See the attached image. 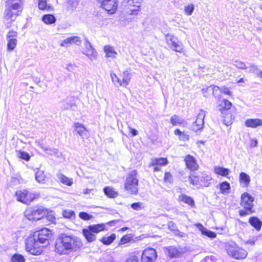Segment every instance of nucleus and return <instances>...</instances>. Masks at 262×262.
Listing matches in <instances>:
<instances>
[{
    "label": "nucleus",
    "instance_id": "obj_12",
    "mask_svg": "<svg viewBox=\"0 0 262 262\" xmlns=\"http://www.w3.org/2000/svg\"><path fill=\"white\" fill-rule=\"evenodd\" d=\"M168 45L174 51L178 52L183 51L182 43L172 35L167 34L166 37Z\"/></svg>",
    "mask_w": 262,
    "mask_h": 262
},
{
    "label": "nucleus",
    "instance_id": "obj_41",
    "mask_svg": "<svg viewBox=\"0 0 262 262\" xmlns=\"http://www.w3.org/2000/svg\"><path fill=\"white\" fill-rule=\"evenodd\" d=\"M16 152L17 156L19 158L22 159L27 161H28L30 159V156H29V155L25 151H16Z\"/></svg>",
    "mask_w": 262,
    "mask_h": 262
},
{
    "label": "nucleus",
    "instance_id": "obj_3",
    "mask_svg": "<svg viewBox=\"0 0 262 262\" xmlns=\"http://www.w3.org/2000/svg\"><path fill=\"white\" fill-rule=\"evenodd\" d=\"M23 9L21 0H8L6 2L4 17L7 27H9L10 24L15 20Z\"/></svg>",
    "mask_w": 262,
    "mask_h": 262
},
{
    "label": "nucleus",
    "instance_id": "obj_52",
    "mask_svg": "<svg viewBox=\"0 0 262 262\" xmlns=\"http://www.w3.org/2000/svg\"><path fill=\"white\" fill-rule=\"evenodd\" d=\"M260 70H258V68L254 64H251L249 70V72L255 73L256 75L258 73Z\"/></svg>",
    "mask_w": 262,
    "mask_h": 262
},
{
    "label": "nucleus",
    "instance_id": "obj_7",
    "mask_svg": "<svg viewBox=\"0 0 262 262\" xmlns=\"http://www.w3.org/2000/svg\"><path fill=\"white\" fill-rule=\"evenodd\" d=\"M191 184L198 187L200 185L201 187H208L211 183L212 177L207 173H201V176H194L191 175L189 177Z\"/></svg>",
    "mask_w": 262,
    "mask_h": 262
},
{
    "label": "nucleus",
    "instance_id": "obj_63",
    "mask_svg": "<svg viewBox=\"0 0 262 262\" xmlns=\"http://www.w3.org/2000/svg\"><path fill=\"white\" fill-rule=\"evenodd\" d=\"M184 132H182L179 129H176L174 130V134L178 136H181Z\"/></svg>",
    "mask_w": 262,
    "mask_h": 262
},
{
    "label": "nucleus",
    "instance_id": "obj_4",
    "mask_svg": "<svg viewBox=\"0 0 262 262\" xmlns=\"http://www.w3.org/2000/svg\"><path fill=\"white\" fill-rule=\"evenodd\" d=\"M137 174V171L134 170L126 176L124 182V188L129 194L135 195L138 193L139 180Z\"/></svg>",
    "mask_w": 262,
    "mask_h": 262
},
{
    "label": "nucleus",
    "instance_id": "obj_60",
    "mask_svg": "<svg viewBox=\"0 0 262 262\" xmlns=\"http://www.w3.org/2000/svg\"><path fill=\"white\" fill-rule=\"evenodd\" d=\"M46 219L50 221L53 222L55 219V217L52 213H48L46 215Z\"/></svg>",
    "mask_w": 262,
    "mask_h": 262
},
{
    "label": "nucleus",
    "instance_id": "obj_61",
    "mask_svg": "<svg viewBox=\"0 0 262 262\" xmlns=\"http://www.w3.org/2000/svg\"><path fill=\"white\" fill-rule=\"evenodd\" d=\"M115 86L118 88L121 86H124V84L122 82V79H120V78H118V84H116Z\"/></svg>",
    "mask_w": 262,
    "mask_h": 262
},
{
    "label": "nucleus",
    "instance_id": "obj_32",
    "mask_svg": "<svg viewBox=\"0 0 262 262\" xmlns=\"http://www.w3.org/2000/svg\"><path fill=\"white\" fill-rule=\"evenodd\" d=\"M239 181L244 183L245 186H248L250 182V178L247 173L241 172L239 174Z\"/></svg>",
    "mask_w": 262,
    "mask_h": 262
},
{
    "label": "nucleus",
    "instance_id": "obj_62",
    "mask_svg": "<svg viewBox=\"0 0 262 262\" xmlns=\"http://www.w3.org/2000/svg\"><path fill=\"white\" fill-rule=\"evenodd\" d=\"M202 93L204 95V96L206 97H208V95L207 94V92H209V90H207V88L206 89H203L202 90Z\"/></svg>",
    "mask_w": 262,
    "mask_h": 262
},
{
    "label": "nucleus",
    "instance_id": "obj_19",
    "mask_svg": "<svg viewBox=\"0 0 262 262\" xmlns=\"http://www.w3.org/2000/svg\"><path fill=\"white\" fill-rule=\"evenodd\" d=\"M245 125L248 127L256 128L262 126V120L258 118L249 119L246 120Z\"/></svg>",
    "mask_w": 262,
    "mask_h": 262
},
{
    "label": "nucleus",
    "instance_id": "obj_39",
    "mask_svg": "<svg viewBox=\"0 0 262 262\" xmlns=\"http://www.w3.org/2000/svg\"><path fill=\"white\" fill-rule=\"evenodd\" d=\"M220 190L222 193H226L229 192L230 189V186L227 182H224L220 184Z\"/></svg>",
    "mask_w": 262,
    "mask_h": 262
},
{
    "label": "nucleus",
    "instance_id": "obj_57",
    "mask_svg": "<svg viewBox=\"0 0 262 262\" xmlns=\"http://www.w3.org/2000/svg\"><path fill=\"white\" fill-rule=\"evenodd\" d=\"M180 139L183 141H187L189 139V136L187 134L183 133L182 135L180 136Z\"/></svg>",
    "mask_w": 262,
    "mask_h": 262
},
{
    "label": "nucleus",
    "instance_id": "obj_43",
    "mask_svg": "<svg viewBox=\"0 0 262 262\" xmlns=\"http://www.w3.org/2000/svg\"><path fill=\"white\" fill-rule=\"evenodd\" d=\"M194 9V5L192 4L185 7L184 11L187 15H191Z\"/></svg>",
    "mask_w": 262,
    "mask_h": 262
},
{
    "label": "nucleus",
    "instance_id": "obj_34",
    "mask_svg": "<svg viewBox=\"0 0 262 262\" xmlns=\"http://www.w3.org/2000/svg\"><path fill=\"white\" fill-rule=\"evenodd\" d=\"M42 21L46 24H52L55 22L56 19L52 14L44 15L42 18Z\"/></svg>",
    "mask_w": 262,
    "mask_h": 262
},
{
    "label": "nucleus",
    "instance_id": "obj_15",
    "mask_svg": "<svg viewBox=\"0 0 262 262\" xmlns=\"http://www.w3.org/2000/svg\"><path fill=\"white\" fill-rule=\"evenodd\" d=\"M142 0H128V4L130 7L128 13L130 15H137L140 10V6Z\"/></svg>",
    "mask_w": 262,
    "mask_h": 262
},
{
    "label": "nucleus",
    "instance_id": "obj_64",
    "mask_svg": "<svg viewBox=\"0 0 262 262\" xmlns=\"http://www.w3.org/2000/svg\"><path fill=\"white\" fill-rule=\"evenodd\" d=\"M254 242L253 241H251V240H249L248 241L246 242V244H249L250 245H254Z\"/></svg>",
    "mask_w": 262,
    "mask_h": 262
},
{
    "label": "nucleus",
    "instance_id": "obj_30",
    "mask_svg": "<svg viewBox=\"0 0 262 262\" xmlns=\"http://www.w3.org/2000/svg\"><path fill=\"white\" fill-rule=\"evenodd\" d=\"M58 178L60 181L65 185L71 186L73 184L72 179L69 178L62 173L58 174Z\"/></svg>",
    "mask_w": 262,
    "mask_h": 262
},
{
    "label": "nucleus",
    "instance_id": "obj_6",
    "mask_svg": "<svg viewBox=\"0 0 262 262\" xmlns=\"http://www.w3.org/2000/svg\"><path fill=\"white\" fill-rule=\"evenodd\" d=\"M227 251L230 256L236 259H244L247 255V252L245 249L239 247L234 243L228 244Z\"/></svg>",
    "mask_w": 262,
    "mask_h": 262
},
{
    "label": "nucleus",
    "instance_id": "obj_2",
    "mask_svg": "<svg viewBox=\"0 0 262 262\" xmlns=\"http://www.w3.org/2000/svg\"><path fill=\"white\" fill-rule=\"evenodd\" d=\"M81 246V241L77 237L62 234L56 239L55 251L60 254H66L76 250Z\"/></svg>",
    "mask_w": 262,
    "mask_h": 262
},
{
    "label": "nucleus",
    "instance_id": "obj_22",
    "mask_svg": "<svg viewBox=\"0 0 262 262\" xmlns=\"http://www.w3.org/2000/svg\"><path fill=\"white\" fill-rule=\"evenodd\" d=\"M232 105V103L227 99H224L219 105V110L222 114L225 113L226 111L229 110Z\"/></svg>",
    "mask_w": 262,
    "mask_h": 262
},
{
    "label": "nucleus",
    "instance_id": "obj_25",
    "mask_svg": "<svg viewBox=\"0 0 262 262\" xmlns=\"http://www.w3.org/2000/svg\"><path fill=\"white\" fill-rule=\"evenodd\" d=\"M179 201H182L186 204H187L191 206H193L194 205V202L193 199L185 194H181L179 196L178 198Z\"/></svg>",
    "mask_w": 262,
    "mask_h": 262
},
{
    "label": "nucleus",
    "instance_id": "obj_33",
    "mask_svg": "<svg viewBox=\"0 0 262 262\" xmlns=\"http://www.w3.org/2000/svg\"><path fill=\"white\" fill-rule=\"evenodd\" d=\"M122 78L124 86H127L130 80V74L128 71H125L122 74Z\"/></svg>",
    "mask_w": 262,
    "mask_h": 262
},
{
    "label": "nucleus",
    "instance_id": "obj_23",
    "mask_svg": "<svg viewBox=\"0 0 262 262\" xmlns=\"http://www.w3.org/2000/svg\"><path fill=\"white\" fill-rule=\"evenodd\" d=\"M83 234L89 242H92L96 239V235L88 227L83 229L82 230Z\"/></svg>",
    "mask_w": 262,
    "mask_h": 262
},
{
    "label": "nucleus",
    "instance_id": "obj_42",
    "mask_svg": "<svg viewBox=\"0 0 262 262\" xmlns=\"http://www.w3.org/2000/svg\"><path fill=\"white\" fill-rule=\"evenodd\" d=\"M24 256L20 254H15L11 258L12 262H25Z\"/></svg>",
    "mask_w": 262,
    "mask_h": 262
},
{
    "label": "nucleus",
    "instance_id": "obj_20",
    "mask_svg": "<svg viewBox=\"0 0 262 262\" xmlns=\"http://www.w3.org/2000/svg\"><path fill=\"white\" fill-rule=\"evenodd\" d=\"M196 227L201 231L203 235H205L210 238H213L216 236L215 233L207 230L206 228H204L201 224L199 223L196 224Z\"/></svg>",
    "mask_w": 262,
    "mask_h": 262
},
{
    "label": "nucleus",
    "instance_id": "obj_37",
    "mask_svg": "<svg viewBox=\"0 0 262 262\" xmlns=\"http://www.w3.org/2000/svg\"><path fill=\"white\" fill-rule=\"evenodd\" d=\"M133 239L131 234H126L122 237L119 243V246L129 243Z\"/></svg>",
    "mask_w": 262,
    "mask_h": 262
},
{
    "label": "nucleus",
    "instance_id": "obj_51",
    "mask_svg": "<svg viewBox=\"0 0 262 262\" xmlns=\"http://www.w3.org/2000/svg\"><path fill=\"white\" fill-rule=\"evenodd\" d=\"M125 262H138V258L136 255L131 254Z\"/></svg>",
    "mask_w": 262,
    "mask_h": 262
},
{
    "label": "nucleus",
    "instance_id": "obj_1",
    "mask_svg": "<svg viewBox=\"0 0 262 262\" xmlns=\"http://www.w3.org/2000/svg\"><path fill=\"white\" fill-rule=\"evenodd\" d=\"M52 233L48 228L36 231L29 236L26 242V250L32 255H38L42 252V249L49 244Z\"/></svg>",
    "mask_w": 262,
    "mask_h": 262
},
{
    "label": "nucleus",
    "instance_id": "obj_50",
    "mask_svg": "<svg viewBox=\"0 0 262 262\" xmlns=\"http://www.w3.org/2000/svg\"><path fill=\"white\" fill-rule=\"evenodd\" d=\"M38 8L39 9L44 10L47 8L46 0L38 1Z\"/></svg>",
    "mask_w": 262,
    "mask_h": 262
},
{
    "label": "nucleus",
    "instance_id": "obj_16",
    "mask_svg": "<svg viewBox=\"0 0 262 262\" xmlns=\"http://www.w3.org/2000/svg\"><path fill=\"white\" fill-rule=\"evenodd\" d=\"M81 42V40L80 37L78 36H71L63 40L61 42L60 46L61 47L67 48L70 47L71 45L73 44H75L76 45L79 46L80 45Z\"/></svg>",
    "mask_w": 262,
    "mask_h": 262
},
{
    "label": "nucleus",
    "instance_id": "obj_54",
    "mask_svg": "<svg viewBox=\"0 0 262 262\" xmlns=\"http://www.w3.org/2000/svg\"><path fill=\"white\" fill-rule=\"evenodd\" d=\"M164 181L167 182H171L172 181V176L170 172H166L165 173Z\"/></svg>",
    "mask_w": 262,
    "mask_h": 262
},
{
    "label": "nucleus",
    "instance_id": "obj_21",
    "mask_svg": "<svg viewBox=\"0 0 262 262\" xmlns=\"http://www.w3.org/2000/svg\"><path fill=\"white\" fill-rule=\"evenodd\" d=\"M106 224H98L93 225H90L88 227L92 230L95 234L99 233L101 231L106 230Z\"/></svg>",
    "mask_w": 262,
    "mask_h": 262
},
{
    "label": "nucleus",
    "instance_id": "obj_48",
    "mask_svg": "<svg viewBox=\"0 0 262 262\" xmlns=\"http://www.w3.org/2000/svg\"><path fill=\"white\" fill-rule=\"evenodd\" d=\"M63 215L66 218H72L73 216H74L75 213L72 210H67L63 212Z\"/></svg>",
    "mask_w": 262,
    "mask_h": 262
},
{
    "label": "nucleus",
    "instance_id": "obj_38",
    "mask_svg": "<svg viewBox=\"0 0 262 262\" xmlns=\"http://www.w3.org/2000/svg\"><path fill=\"white\" fill-rule=\"evenodd\" d=\"M46 176L42 170H38L35 174V179L39 183H44Z\"/></svg>",
    "mask_w": 262,
    "mask_h": 262
},
{
    "label": "nucleus",
    "instance_id": "obj_36",
    "mask_svg": "<svg viewBox=\"0 0 262 262\" xmlns=\"http://www.w3.org/2000/svg\"><path fill=\"white\" fill-rule=\"evenodd\" d=\"M116 235L115 234H112L110 236L108 237H104L101 239V242L103 243V244L106 245H109L115 239Z\"/></svg>",
    "mask_w": 262,
    "mask_h": 262
},
{
    "label": "nucleus",
    "instance_id": "obj_11",
    "mask_svg": "<svg viewBox=\"0 0 262 262\" xmlns=\"http://www.w3.org/2000/svg\"><path fill=\"white\" fill-rule=\"evenodd\" d=\"M206 114V111L202 109H201L199 111V113L197 115L195 122L192 124V130L194 132H198L203 129L204 124V119Z\"/></svg>",
    "mask_w": 262,
    "mask_h": 262
},
{
    "label": "nucleus",
    "instance_id": "obj_18",
    "mask_svg": "<svg viewBox=\"0 0 262 262\" xmlns=\"http://www.w3.org/2000/svg\"><path fill=\"white\" fill-rule=\"evenodd\" d=\"M104 52L105 53V57L114 59L117 55V52L114 48L111 45H106L103 48Z\"/></svg>",
    "mask_w": 262,
    "mask_h": 262
},
{
    "label": "nucleus",
    "instance_id": "obj_8",
    "mask_svg": "<svg viewBox=\"0 0 262 262\" xmlns=\"http://www.w3.org/2000/svg\"><path fill=\"white\" fill-rule=\"evenodd\" d=\"M45 213V211L42 209L29 208L24 212V215L29 221H36L41 219Z\"/></svg>",
    "mask_w": 262,
    "mask_h": 262
},
{
    "label": "nucleus",
    "instance_id": "obj_46",
    "mask_svg": "<svg viewBox=\"0 0 262 262\" xmlns=\"http://www.w3.org/2000/svg\"><path fill=\"white\" fill-rule=\"evenodd\" d=\"M16 43H17V40L15 38H11V39H9L8 41V49L9 50H13L16 45Z\"/></svg>",
    "mask_w": 262,
    "mask_h": 262
},
{
    "label": "nucleus",
    "instance_id": "obj_31",
    "mask_svg": "<svg viewBox=\"0 0 262 262\" xmlns=\"http://www.w3.org/2000/svg\"><path fill=\"white\" fill-rule=\"evenodd\" d=\"M167 160L166 158H159L152 159L150 165H166L167 164Z\"/></svg>",
    "mask_w": 262,
    "mask_h": 262
},
{
    "label": "nucleus",
    "instance_id": "obj_24",
    "mask_svg": "<svg viewBox=\"0 0 262 262\" xmlns=\"http://www.w3.org/2000/svg\"><path fill=\"white\" fill-rule=\"evenodd\" d=\"M74 127V130L81 137L84 136L87 132V130L83 125L78 122L75 123Z\"/></svg>",
    "mask_w": 262,
    "mask_h": 262
},
{
    "label": "nucleus",
    "instance_id": "obj_44",
    "mask_svg": "<svg viewBox=\"0 0 262 262\" xmlns=\"http://www.w3.org/2000/svg\"><path fill=\"white\" fill-rule=\"evenodd\" d=\"M233 65L239 69L245 70L247 68L245 62L237 60L234 61Z\"/></svg>",
    "mask_w": 262,
    "mask_h": 262
},
{
    "label": "nucleus",
    "instance_id": "obj_59",
    "mask_svg": "<svg viewBox=\"0 0 262 262\" xmlns=\"http://www.w3.org/2000/svg\"><path fill=\"white\" fill-rule=\"evenodd\" d=\"M128 129L130 130V133L132 134L133 136H136L138 135V132L136 129H134L131 127H128Z\"/></svg>",
    "mask_w": 262,
    "mask_h": 262
},
{
    "label": "nucleus",
    "instance_id": "obj_28",
    "mask_svg": "<svg viewBox=\"0 0 262 262\" xmlns=\"http://www.w3.org/2000/svg\"><path fill=\"white\" fill-rule=\"evenodd\" d=\"M167 255L171 258L176 257L179 255L178 249L173 246H169L166 248Z\"/></svg>",
    "mask_w": 262,
    "mask_h": 262
},
{
    "label": "nucleus",
    "instance_id": "obj_14",
    "mask_svg": "<svg viewBox=\"0 0 262 262\" xmlns=\"http://www.w3.org/2000/svg\"><path fill=\"white\" fill-rule=\"evenodd\" d=\"M101 4V6L108 13H114L117 9L116 0H98Z\"/></svg>",
    "mask_w": 262,
    "mask_h": 262
},
{
    "label": "nucleus",
    "instance_id": "obj_35",
    "mask_svg": "<svg viewBox=\"0 0 262 262\" xmlns=\"http://www.w3.org/2000/svg\"><path fill=\"white\" fill-rule=\"evenodd\" d=\"M214 172L220 175L226 177L229 173V170L222 167H215Z\"/></svg>",
    "mask_w": 262,
    "mask_h": 262
},
{
    "label": "nucleus",
    "instance_id": "obj_58",
    "mask_svg": "<svg viewBox=\"0 0 262 262\" xmlns=\"http://www.w3.org/2000/svg\"><path fill=\"white\" fill-rule=\"evenodd\" d=\"M17 35V32L14 31H10L8 32L7 34V37L10 38L13 37H15Z\"/></svg>",
    "mask_w": 262,
    "mask_h": 262
},
{
    "label": "nucleus",
    "instance_id": "obj_40",
    "mask_svg": "<svg viewBox=\"0 0 262 262\" xmlns=\"http://www.w3.org/2000/svg\"><path fill=\"white\" fill-rule=\"evenodd\" d=\"M168 228L169 230L173 231L176 234H179L181 233L180 231L177 229L176 224L172 221H170L167 224Z\"/></svg>",
    "mask_w": 262,
    "mask_h": 262
},
{
    "label": "nucleus",
    "instance_id": "obj_55",
    "mask_svg": "<svg viewBox=\"0 0 262 262\" xmlns=\"http://www.w3.org/2000/svg\"><path fill=\"white\" fill-rule=\"evenodd\" d=\"M141 203H134L131 205V207L136 210H139L141 209Z\"/></svg>",
    "mask_w": 262,
    "mask_h": 262
},
{
    "label": "nucleus",
    "instance_id": "obj_17",
    "mask_svg": "<svg viewBox=\"0 0 262 262\" xmlns=\"http://www.w3.org/2000/svg\"><path fill=\"white\" fill-rule=\"evenodd\" d=\"M185 161L187 167L192 170H196L198 168V165L196 162L195 159L190 155H187L185 157Z\"/></svg>",
    "mask_w": 262,
    "mask_h": 262
},
{
    "label": "nucleus",
    "instance_id": "obj_26",
    "mask_svg": "<svg viewBox=\"0 0 262 262\" xmlns=\"http://www.w3.org/2000/svg\"><path fill=\"white\" fill-rule=\"evenodd\" d=\"M249 223L254 227L257 230H260L261 226V221L256 217H252L249 219Z\"/></svg>",
    "mask_w": 262,
    "mask_h": 262
},
{
    "label": "nucleus",
    "instance_id": "obj_10",
    "mask_svg": "<svg viewBox=\"0 0 262 262\" xmlns=\"http://www.w3.org/2000/svg\"><path fill=\"white\" fill-rule=\"evenodd\" d=\"M84 48L82 53L88 57L92 61L96 60L98 56L97 52L92 46L88 39H86L84 41Z\"/></svg>",
    "mask_w": 262,
    "mask_h": 262
},
{
    "label": "nucleus",
    "instance_id": "obj_47",
    "mask_svg": "<svg viewBox=\"0 0 262 262\" xmlns=\"http://www.w3.org/2000/svg\"><path fill=\"white\" fill-rule=\"evenodd\" d=\"M39 146L40 148H41L44 150V151L46 154H47L48 155H52L53 154L55 153V151L54 150L52 149L51 148H50L45 147L42 144H40Z\"/></svg>",
    "mask_w": 262,
    "mask_h": 262
},
{
    "label": "nucleus",
    "instance_id": "obj_56",
    "mask_svg": "<svg viewBox=\"0 0 262 262\" xmlns=\"http://www.w3.org/2000/svg\"><path fill=\"white\" fill-rule=\"evenodd\" d=\"M221 93H223L226 95H230L231 92L228 88L223 87L221 88Z\"/></svg>",
    "mask_w": 262,
    "mask_h": 262
},
{
    "label": "nucleus",
    "instance_id": "obj_13",
    "mask_svg": "<svg viewBox=\"0 0 262 262\" xmlns=\"http://www.w3.org/2000/svg\"><path fill=\"white\" fill-rule=\"evenodd\" d=\"M157 257L156 250L153 248H148L144 250L141 257L142 262H154Z\"/></svg>",
    "mask_w": 262,
    "mask_h": 262
},
{
    "label": "nucleus",
    "instance_id": "obj_29",
    "mask_svg": "<svg viewBox=\"0 0 262 262\" xmlns=\"http://www.w3.org/2000/svg\"><path fill=\"white\" fill-rule=\"evenodd\" d=\"M105 194L109 198H115L117 197L118 193L117 191L111 187H106L104 188Z\"/></svg>",
    "mask_w": 262,
    "mask_h": 262
},
{
    "label": "nucleus",
    "instance_id": "obj_53",
    "mask_svg": "<svg viewBox=\"0 0 262 262\" xmlns=\"http://www.w3.org/2000/svg\"><path fill=\"white\" fill-rule=\"evenodd\" d=\"M111 77L112 80L115 85H116V84H118V77L116 75V74H115L114 73H111Z\"/></svg>",
    "mask_w": 262,
    "mask_h": 262
},
{
    "label": "nucleus",
    "instance_id": "obj_49",
    "mask_svg": "<svg viewBox=\"0 0 262 262\" xmlns=\"http://www.w3.org/2000/svg\"><path fill=\"white\" fill-rule=\"evenodd\" d=\"M79 216L81 219L85 221L89 220L92 217L91 215L84 212H80L79 214Z\"/></svg>",
    "mask_w": 262,
    "mask_h": 262
},
{
    "label": "nucleus",
    "instance_id": "obj_27",
    "mask_svg": "<svg viewBox=\"0 0 262 262\" xmlns=\"http://www.w3.org/2000/svg\"><path fill=\"white\" fill-rule=\"evenodd\" d=\"M209 92H212V95L216 98H219L221 93V88L216 85H212L207 88Z\"/></svg>",
    "mask_w": 262,
    "mask_h": 262
},
{
    "label": "nucleus",
    "instance_id": "obj_5",
    "mask_svg": "<svg viewBox=\"0 0 262 262\" xmlns=\"http://www.w3.org/2000/svg\"><path fill=\"white\" fill-rule=\"evenodd\" d=\"M254 198L248 193L244 192L241 196V205L244 208L239 211V214L244 216L252 213Z\"/></svg>",
    "mask_w": 262,
    "mask_h": 262
},
{
    "label": "nucleus",
    "instance_id": "obj_9",
    "mask_svg": "<svg viewBox=\"0 0 262 262\" xmlns=\"http://www.w3.org/2000/svg\"><path fill=\"white\" fill-rule=\"evenodd\" d=\"M15 196L17 201L25 204H29L35 198L34 194L26 189L16 191Z\"/></svg>",
    "mask_w": 262,
    "mask_h": 262
},
{
    "label": "nucleus",
    "instance_id": "obj_45",
    "mask_svg": "<svg viewBox=\"0 0 262 262\" xmlns=\"http://www.w3.org/2000/svg\"><path fill=\"white\" fill-rule=\"evenodd\" d=\"M170 122L173 125H176L177 124H182V119L177 115L172 116L170 118Z\"/></svg>",
    "mask_w": 262,
    "mask_h": 262
}]
</instances>
